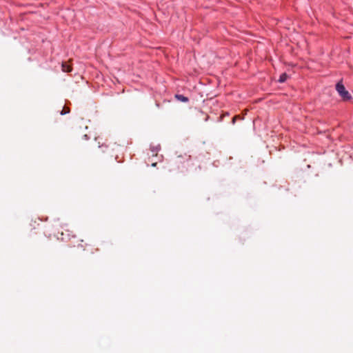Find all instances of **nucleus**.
<instances>
[{
  "instance_id": "5",
  "label": "nucleus",
  "mask_w": 353,
  "mask_h": 353,
  "mask_svg": "<svg viewBox=\"0 0 353 353\" xmlns=\"http://www.w3.org/2000/svg\"><path fill=\"white\" fill-rule=\"evenodd\" d=\"M181 157H179L177 159H176L173 162V165L176 166L178 169H179V164L182 163V161L180 160Z\"/></svg>"
},
{
  "instance_id": "8",
  "label": "nucleus",
  "mask_w": 353,
  "mask_h": 353,
  "mask_svg": "<svg viewBox=\"0 0 353 353\" xmlns=\"http://www.w3.org/2000/svg\"><path fill=\"white\" fill-rule=\"evenodd\" d=\"M156 165H157V163H153L152 164V166H153V167H155Z\"/></svg>"
},
{
  "instance_id": "9",
  "label": "nucleus",
  "mask_w": 353,
  "mask_h": 353,
  "mask_svg": "<svg viewBox=\"0 0 353 353\" xmlns=\"http://www.w3.org/2000/svg\"><path fill=\"white\" fill-rule=\"evenodd\" d=\"M241 119L240 116L237 115V119Z\"/></svg>"
},
{
  "instance_id": "4",
  "label": "nucleus",
  "mask_w": 353,
  "mask_h": 353,
  "mask_svg": "<svg viewBox=\"0 0 353 353\" xmlns=\"http://www.w3.org/2000/svg\"><path fill=\"white\" fill-rule=\"evenodd\" d=\"M287 78H288V75H287L285 73H283V74L280 76L279 79V81L280 83H283V82H285V81H286Z\"/></svg>"
},
{
  "instance_id": "6",
  "label": "nucleus",
  "mask_w": 353,
  "mask_h": 353,
  "mask_svg": "<svg viewBox=\"0 0 353 353\" xmlns=\"http://www.w3.org/2000/svg\"><path fill=\"white\" fill-rule=\"evenodd\" d=\"M70 112V110L68 108H65V107L63 108L62 110L60 112V114L61 115H64Z\"/></svg>"
},
{
  "instance_id": "3",
  "label": "nucleus",
  "mask_w": 353,
  "mask_h": 353,
  "mask_svg": "<svg viewBox=\"0 0 353 353\" xmlns=\"http://www.w3.org/2000/svg\"><path fill=\"white\" fill-rule=\"evenodd\" d=\"M175 97L179 100V101H181L182 102H184V103H186L188 101V98L183 96V95H181V94H176L175 95Z\"/></svg>"
},
{
  "instance_id": "7",
  "label": "nucleus",
  "mask_w": 353,
  "mask_h": 353,
  "mask_svg": "<svg viewBox=\"0 0 353 353\" xmlns=\"http://www.w3.org/2000/svg\"><path fill=\"white\" fill-rule=\"evenodd\" d=\"M236 119H237V116H234L232 119V123H234Z\"/></svg>"
},
{
  "instance_id": "2",
  "label": "nucleus",
  "mask_w": 353,
  "mask_h": 353,
  "mask_svg": "<svg viewBox=\"0 0 353 353\" xmlns=\"http://www.w3.org/2000/svg\"><path fill=\"white\" fill-rule=\"evenodd\" d=\"M62 71L64 72H70L72 71V67L65 62H63L61 64Z\"/></svg>"
},
{
  "instance_id": "1",
  "label": "nucleus",
  "mask_w": 353,
  "mask_h": 353,
  "mask_svg": "<svg viewBox=\"0 0 353 353\" xmlns=\"http://www.w3.org/2000/svg\"><path fill=\"white\" fill-rule=\"evenodd\" d=\"M336 90L344 101H350L352 99L351 94L345 89L341 81L337 83L336 85Z\"/></svg>"
}]
</instances>
